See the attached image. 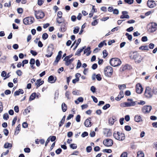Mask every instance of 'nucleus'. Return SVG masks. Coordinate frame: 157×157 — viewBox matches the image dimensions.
Listing matches in <instances>:
<instances>
[{
  "mask_svg": "<svg viewBox=\"0 0 157 157\" xmlns=\"http://www.w3.org/2000/svg\"><path fill=\"white\" fill-rule=\"evenodd\" d=\"M129 57L132 59H134L135 62L137 63H140L143 59L139 53L137 52H131L129 54Z\"/></svg>",
  "mask_w": 157,
  "mask_h": 157,
  "instance_id": "nucleus-1",
  "label": "nucleus"
},
{
  "mask_svg": "<svg viewBox=\"0 0 157 157\" xmlns=\"http://www.w3.org/2000/svg\"><path fill=\"white\" fill-rule=\"evenodd\" d=\"M114 138L119 141H123L125 139L124 134L118 132H114L113 135Z\"/></svg>",
  "mask_w": 157,
  "mask_h": 157,
  "instance_id": "nucleus-2",
  "label": "nucleus"
},
{
  "mask_svg": "<svg viewBox=\"0 0 157 157\" xmlns=\"http://www.w3.org/2000/svg\"><path fill=\"white\" fill-rule=\"evenodd\" d=\"M110 63L112 66L115 67L120 65L121 62L117 58H113L110 60Z\"/></svg>",
  "mask_w": 157,
  "mask_h": 157,
  "instance_id": "nucleus-3",
  "label": "nucleus"
},
{
  "mask_svg": "<svg viewBox=\"0 0 157 157\" xmlns=\"http://www.w3.org/2000/svg\"><path fill=\"white\" fill-rule=\"evenodd\" d=\"M34 18L32 17H28L24 18L23 20V23L25 25H30L34 22Z\"/></svg>",
  "mask_w": 157,
  "mask_h": 157,
  "instance_id": "nucleus-4",
  "label": "nucleus"
},
{
  "mask_svg": "<svg viewBox=\"0 0 157 157\" xmlns=\"http://www.w3.org/2000/svg\"><path fill=\"white\" fill-rule=\"evenodd\" d=\"M113 70L110 66L106 67L104 69L105 74L106 76L110 77L112 75Z\"/></svg>",
  "mask_w": 157,
  "mask_h": 157,
  "instance_id": "nucleus-5",
  "label": "nucleus"
},
{
  "mask_svg": "<svg viewBox=\"0 0 157 157\" xmlns=\"http://www.w3.org/2000/svg\"><path fill=\"white\" fill-rule=\"evenodd\" d=\"M34 14L35 17L37 19H42L44 16V13L41 10H34Z\"/></svg>",
  "mask_w": 157,
  "mask_h": 157,
  "instance_id": "nucleus-6",
  "label": "nucleus"
},
{
  "mask_svg": "<svg viewBox=\"0 0 157 157\" xmlns=\"http://www.w3.org/2000/svg\"><path fill=\"white\" fill-rule=\"evenodd\" d=\"M152 90L151 88L149 86L146 87L144 93L145 96L147 98H150L152 96Z\"/></svg>",
  "mask_w": 157,
  "mask_h": 157,
  "instance_id": "nucleus-7",
  "label": "nucleus"
},
{
  "mask_svg": "<svg viewBox=\"0 0 157 157\" xmlns=\"http://www.w3.org/2000/svg\"><path fill=\"white\" fill-rule=\"evenodd\" d=\"M54 49V47L53 45L51 44L48 46L47 50V54L46 55V56L48 57H51L53 54V51Z\"/></svg>",
  "mask_w": 157,
  "mask_h": 157,
  "instance_id": "nucleus-8",
  "label": "nucleus"
},
{
  "mask_svg": "<svg viewBox=\"0 0 157 157\" xmlns=\"http://www.w3.org/2000/svg\"><path fill=\"white\" fill-rule=\"evenodd\" d=\"M152 108L151 106L149 105L144 106L142 109V112L144 114H147L149 113L151 110Z\"/></svg>",
  "mask_w": 157,
  "mask_h": 157,
  "instance_id": "nucleus-9",
  "label": "nucleus"
},
{
  "mask_svg": "<svg viewBox=\"0 0 157 157\" xmlns=\"http://www.w3.org/2000/svg\"><path fill=\"white\" fill-rule=\"evenodd\" d=\"M103 143L107 147L111 146L113 144V142L111 139H107L104 140Z\"/></svg>",
  "mask_w": 157,
  "mask_h": 157,
  "instance_id": "nucleus-10",
  "label": "nucleus"
},
{
  "mask_svg": "<svg viewBox=\"0 0 157 157\" xmlns=\"http://www.w3.org/2000/svg\"><path fill=\"white\" fill-rule=\"evenodd\" d=\"M157 29V24L155 23H152L149 28V30L150 32L153 33Z\"/></svg>",
  "mask_w": 157,
  "mask_h": 157,
  "instance_id": "nucleus-11",
  "label": "nucleus"
},
{
  "mask_svg": "<svg viewBox=\"0 0 157 157\" xmlns=\"http://www.w3.org/2000/svg\"><path fill=\"white\" fill-rule=\"evenodd\" d=\"M136 93L138 94H140L142 93L143 89L141 84L138 83L136 85Z\"/></svg>",
  "mask_w": 157,
  "mask_h": 157,
  "instance_id": "nucleus-12",
  "label": "nucleus"
},
{
  "mask_svg": "<svg viewBox=\"0 0 157 157\" xmlns=\"http://www.w3.org/2000/svg\"><path fill=\"white\" fill-rule=\"evenodd\" d=\"M147 6L150 8H153L156 6V4L154 1L148 0L147 3Z\"/></svg>",
  "mask_w": 157,
  "mask_h": 157,
  "instance_id": "nucleus-13",
  "label": "nucleus"
},
{
  "mask_svg": "<svg viewBox=\"0 0 157 157\" xmlns=\"http://www.w3.org/2000/svg\"><path fill=\"white\" fill-rule=\"evenodd\" d=\"M134 120L137 122H141L143 121L141 117L139 115H136L134 117Z\"/></svg>",
  "mask_w": 157,
  "mask_h": 157,
  "instance_id": "nucleus-14",
  "label": "nucleus"
},
{
  "mask_svg": "<svg viewBox=\"0 0 157 157\" xmlns=\"http://www.w3.org/2000/svg\"><path fill=\"white\" fill-rule=\"evenodd\" d=\"M90 118H88L84 122V125L86 127H90L92 125Z\"/></svg>",
  "mask_w": 157,
  "mask_h": 157,
  "instance_id": "nucleus-15",
  "label": "nucleus"
},
{
  "mask_svg": "<svg viewBox=\"0 0 157 157\" xmlns=\"http://www.w3.org/2000/svg\"><path fill=\"white\" fill-rule=\"evenodd\" d=\"M122 15L120 17L121 19L123 18H129V16L127 14L128 12L126 11H124L122 12Z\"/></svg>",
  "mask_w": 157,
  "mask_h": 157,
  "instance_id": "nucleus-16",
  "label": "nucleus"
},
{
  "mask_svg": "<svg viewBox=\"0 0 157 157\" xmlns=\"http://www.w3.org/2000/svg\"><path fill=\"white\" fill-rule=\"evenodd\" d=\"M44 81H41L40 79L37 80L36 82L35 83V84L36 86V88H38L40 86L43 84Z\"/></svg>",
  "mask_w": 157,
  "mask_h": 157,
  "instance_id": "nucleus-17",
  "label": "nucleus"
},
{
  "mask_svg": "<svg viewBox=\"0 0 157 157\" xmlns=\"http://www.w3.org/2000/svg\"><path fill=\"white\" fill-rule=\"evenodd\" d=\"M124 97V94L123 91H121L118 96L115 98V100L117 101H120Z\"/></svg>",
  "mask_w": 157,
  "mask_h": 157,
  "instance_id": "nucleus-18",
  "label": "nucleus"
},
{
  "mask_svg": "<svg viewBox=\"0 0 157 157\" xmlns=\"http://www.w3.org/2000/svg\"><path fill=\"white\" fill-rule=\"evenodd\" d=\"M128 101H129V106H132L135 105L136 104V101H133L132 99H128Z\"/></svg>",
  "mask_w": 157,
  "mask_h": 157,
  "instance_id": "nucleus-19",
  "label": "nucleus"
},
{
  "mask_svg": "<svg viewBox=\"0 0 157 157\" xmlns=\"http://www.w3.org/2000/svg\"><path fill=\"white\" fill-rule=\"evenodd\" d=\"M23 93V90L21 89H19L18 91L14 92V96H17L19 95L20 94H22Z\"/></svg>",
  "mask_w": 157,
  "mask_h": 157,
  "instance_id": "nucleus-20",
  "label": "nucleus"
},
{
  "mask_svg": "<svg viewBox=\"0 0 157 157\" xmlns=\"http://www.w3.org/2000/svg\"><path fill=\"white\" fill-rule=\"evenodd\" d=\"M120 106L122 107H130L128 102H126L121 103L120 104Z\"/></svg>",
  "mask_w": 157,
  "mask_h": 157,
  "instance_id": "nucleus-21",
  "label": "nucleus"
},
{
  "mask_svg": "<svg viewBox=\"0 0 157 157\" xmlns=\"http://www.w3.org/2000/svg\"><path fill=\"white\" fill-rule=\"evenodd\" d=\"M66 24L65 23H63L61 27V31L62 32H64L66 30Z\"/></svg>",
  "mask_w": 157,
  "mask_h": 157,
  "instance_id": "nucleus-22",
  "label": "nucleus"
},
{
  "mask_svg": "<svg viewBox=\"0 0 157 157\" xmlns=\"http://www.w3.org/2000/svg\"><path fill=\"white\" fill-rule=\"evenodd\" d=\"M74 60V58H72L71 59L67 60H64L65 61V64L67 66L69 65Z\"/></svg>",
  "mask_w": 157,
  "mask_h": 157,
  "instance_id": "nucleus-23",
  "label": "nucleus"
},
{
  "mask_svg": "<svg viewBox=\"0 0 157 157\" xmlns=\"http://www.w3.org/2000/svg\"><path fill=\"white\" fill-rule=\"evenodd\" d=\"M49 82L51 83H53L55 82L56 80H54V78L52 76H50L48 78Z\"/></svg>",
  "mask_w": 157,
  "mask_h": 157,
  "instance_id": "nucleus-24",
  "label": "nucleus"
},
{
  "mask_svg": "<svg viewBox=\"0 0 157 157\" xmlns=\"http://www.w3.org/2000/svg\"><path fill=\"white\" fill-rule=\"evenodd\" d=\"M83 98L82 97H79L78 98L77 100H75V103L77 104H78L79 103V102H82L83 101Z\"/></svg>",
  "mask_w": 157,
  "mask_h": 157,
  "instance_id": "nucleus-25",
  "label": "nucleus"
},
{
  "mask_svg": "<svg viewBox=\"0 0 157 157\" xmlns=\"http://www.w3.org/2000/svg\"><path fill=\"white\" fill-rule=\"evenodd\" d=\"M139 49L142 50H148V48L147 46H141L139 48Z\"/></svg>",
  "mask_w": 157,
  "mask_h": 157,
  "instance_id": "nucleus-26",
  "label": "nucleus"
},
{
  "mask_svg": "<svg viewBox=\"0 0 157 157\" xmlns=\"http://www.w3.org/2000/svg\"><path fill=\"white\" fill-rule=\"evenodd\" d=\"M144 154L141 151H139L137 152V157H144Z\"/></svg>",
  "mask_w": 157,
  "mask_h": 157,
  "instance_id": "nucleus-27",
  "label": "nucleus"
},
{
  "mask_svg": "<svg viewBox=\"0 0 157 157\" xmlns=\"http://www.w3.org/2000/svg\"><path fill=\"white\" fill-rule=\"evenodd\" d=\"M62 109L63 112H65L67 109V107L66 104L64 103H63L62 105Z\"/></svg>",
  "mask_w": 157,
  "mask_h": 157,
  "instance_id": "nucleus-28",
  "label": "nucleus"
},
{
  "mask_svg": "<svg viewBox=\"0 0 157 157\" xmlns=\"http://www.w3.org/2000/svg\"><path fill=\"white\" fill-rule=\"evenodd\" d=\"M61 57L59 56H57L56 57V59H55V61H54V62L53 63V64L54 65H56L57 64V63L59 61Z\"/></svg>",
  "mask_w": 157,
  "mask_h": 157,
  "instance_id": "nucleus-29",
  "label": "nucleus"
},
{
  "mask_svg": "<svg viewBox=\"0 0 157 157\" xmlns=\"http://www.w3.org/2000/svg\"><path fill=\"white\" fill-rule=\"evenodd\" d=\"M36 96V93H33L30 96L29 100V101H31L32 100H34Z\"/></svg>",
  "mask_w": 157,
  "mask_h": 157,
  "instance_id": "nucleus-30",
  "label": "nucleus"
},
{
  "mask_svg": "<svg viewBox=\"0 0 157 157\" xmlns=\"http://www.w3.org/2000/svg\"><path fill=\"white\" fill-rule=\"evenodd\" d=\"M128 65H122L120 69L121 71H124L128 69Z\"/></svg>",
  "mask_w": 157,
  "mask_h": 157,
  "instance_id": "nucleus-31",
  "label": "nucleus"
},
{
  "mask_svg": "<svg viewBox=\"0 0 157 157\" xmlns=\"http://www.w3.org/2000/svg\"><path fill=\"white\" fill-rule=\"evenodd\" d=\"M63 19L62 17H57L56 19V21L59 24H60L63 22Z\"/></svg>",
  "mask_w": 157,
  "mask_h": 157,
  "instance_id": "nucleus-32",
  "label": "nucleus"
},
{
  "mask_svg": "<svg viewBox=\"0 0 157 157\" xmlns=\"http://www.w3.org/2000/svg\"><path fill=\"white\" fill-rule=\"evenodd\" d=\"M12 147V144L8 142L6 143L4 145V147L6 148H9L10 147Z\"/></svg>",
  "mask_w": 157,
  "mask_h": 157,
  "instance_id": "nucleus-33",
  "label": "nucleus"
},
{
  "mask_svg": "<svg viewBox=\"0 0 157 157\" xmlns=\"http://www.w3.org/2000/svg\"><path fill=\"white\" fill-rule=\"evenodd\" d=\"M79 28L78 26H76L74 28L73 30V33L74 34H77L79 31Z\"/></svg>",
  "mask_w": 157,
  "mask_h": 157,
  "instance_id": "nucleus-34",
  "label": "nucleus"
},
{
  "mask_svg": "<svg viewBox=\"0 0 157 157\" xmlns=\"http://www.w3.org/2000/svg\"><path fill=\"white\" fill-rule=\"evenodd\" d=\"M114 120L113 118H110L109 119V123L111 125L113 124L114 122Z\"/></svg>",
  "mask_w": 157,
  "mask_h": 157,
  "instance_id": "nucleus-35",
  "label": "nucleus"
},
{
  "mask_svg": "<svg viewBox=\"0 0 157 157\" xmlns=\"http://www.w3.org/2000/svg\"><path fill=\"white\" fill-rule=\"evenodd\" d=\"M118 87L120 90H123L126 88V85L124 84L121 85H118Z\"/></svg>",
  "mask_w": 157,
  "mask_h": 157,
  "instance_id": "nucleus-36",
  "label": "nucleus"
},
{
  "mask_svg": "<svg viewBox=\"0 0 157 157\" xmlns=\"http://www.w3.org/2000/svg\"><path fill=\"white\" fill-rule=\"evenodd\" d=\"M124 2L129 4H132L134 1V0H124Z\"/></svg>",
  "mask_w": 157,
  "mask_h": 157,
  "instance_id": "nucleus-37",
  "label": "nucleus"
},
{
  "mask_svg": "<svg viewBox=\"0 0 157 157\" xmlns=\"http://www.w3.org/2000/svg\"><path fill=\"white\" fill-rule=\"evenodd\" d=\"M70 92L69 91H67L66 92L65 95L67 99H70L71 98L70 97Z\"/></svg>",
  "mask_w": 157,
  "mask_h": 157,
  "instance_id": "nucleus-38",
  "label": "nucleus"
},
{
  "mask_svg": "<svg viewBox=\"0 0 157 157\" xmlns=\"http://www.w3.org/2000/svg\"><path fill=\"white\" fill-rule=\"evenodd\" d=\"M48 36V34L46 33H44L43 34L42 37L44 40H45L47 38Z\"/></svg>",
  "mask_w": 157,
  "mask_h": 157,
  "instance_id": "nucleus-39",
  "label": "nucleus"
},
{
  "mask_svg": "<svg viewBox=\"0 0 157 157\" xmlns=\"http://www.w3.org/2000/svg\"><path fill=\"white\" fill-rule=\"evenodd\" d=\"M103 57L105 58L108 55V53L107 51L104 50L103 51Z\"/></svg>",
  "mask_w": 157,
  "mask_h": 157,
  "instance_id": "nucleus-40",
  "label": "nucleus"
},
{
  "mask_svg": "<svg viewBox=\"0 0 157 157\" xmlns=\"http://www.w3.org/2000/svg\"><path fill=\"white\" fill-rule=\"evenodd\" d=\"M81 64H81V63L80 60H78L77 66H76V68L77 69L79 68L80 67L81 65Z\"/></svg>",
  "mask_w": 157,
  "mask_h": 157,
  "instance_id": "nucleus-41",
  "label": "nucleus"
},
{
  "mask_svg": "<svg viewBox=\"0 0 157 157\" xmlns=\"http://www.w3.org/2000/svg\"><path fill=\"white\" fill-rule=\"evenodd\" d=\"M70 147L73 149H75L77 147L76 144H70Z\"/></svg>",
  "mask_w": 157,
  "mask_h": 157,
  "instance_id": "nucleus-42",
  "label": "nucleus"
},
{
  "mask_svg": "<svg viewBox=\"0 0 157 157\" xmlns=\"http://www.w3.org/2000/svg\"><path fill=\"white\" fill-rule=\"evenodd\" d=\"M80 116L79 115H78L75 118V120L77 122H79L80 120Z\"/></svg>",
  "mask_w": 157,
  "mask_h": 157,
  "instance_id": "nucleus-43",
  "label": "nucleus"
},
{
  "mask_svg": "<svg viewBox=\"0 0 157 157\" xmlns=\"http://www.w3.org/2000/svg\"><path fill=\"white\" fill-rule=\"evenodd\" d=\"M16 1L17 3H19L21 2L22 4H25L26 2V0H16Z\"/></svg>",
  "mask_w": 157,
  "mask_h": 157,
  "instance_id": "nucleus-44",
  "label": "nucleus"
},
{
  "mask_svg": "<svg viewBox=\"0 0 157 157\" xmlns=\"http://www.w3.org/2000/svg\"><path fill=\"white\" fill-rule=\"evenodd\" d=\"M110 106V105L109 104H106L105 105L102 107V109L104 110H105Z\"/></svg>",
  "mask_w": 157,
  "mask_h": 157,
  "instance_id": "nucleus-45",
  "label": "nucleus"
},
{
  "mask_svg": "<svg viewBox=\"0 0 157 157\" xmlns=\"http://www.w3.org/2000/svg\"><path fill=\"white\" fill-rule=\"evenodd\" d=\"M96 78L98 81H100L101 79V75L100 74H98L96 75Z\"/></svg>",
  "mask_w": 157,
  "mask_h": 157,
  "instance_id": "nucleus-46",
  "label": "nucleus"
},
{
  "mask_svg": "<svg viewBox=\"0 0 157 157\" xmlns=\"http://www.w3.org/2000/svg\"><path fill=\"white\" fill-rule=\"evenodd\" d=\"M125 129L127 131H130L131 129V127L128 125L125 126L124 127Z\"/></svg>",
  "mask_w": 157,
  "mask_h": 157,
  "instance_id": "nucleus-47",
  "label": "nucleus"
},
{
  "mask_svg": "<svg viewBox=\"0 0 157 157\" xmlns=\"http://www.w3.org/2000/svg\"><path fill=\"white\" fill-rule=\"evenodd\" d=\"M92 150V147L90 146H89L86 147V151L87 152H90Z\"/></svg>",
  "mask_w": 157,
  "mask_h": 157,
  "instance_id": "nucleus-48",
  "label": "nucleus"
},
{
  "mask_svg": "<svg viewBox=\"0 0 157 157\" xmlns=\"http://www.w3.org/2000/svg\"><path fill=\"white\" fill-rule=\"evenodd\" d=\"M98 23L97 20H96L93 21L91 23V25L93 26H95L97 25Z\"/></svg>",
  "mask_w": 157,
  "mask_h": 157,
  "instance_id": "nucleus-49",
  "label": "nucleus"
},
{
  "mask_svg": "<svg viewBox=\"0 0 157 157\" xmlns=\"http://www.w3.org/2000/svg\"><path fill=\"white\" fill-rule=\"evenodd\" d=\"M3 119L7 120L9 118V115L7 113H5L3 116Z\"/></svg>",
  "mask_w": 157,
  "mask_h": 157,
  "instance_id": "nucleus-50",
  "label": "nucleus"
},
{
  "mask_svg": "<svg viewBox=\"0 0 157 157\" xmlns=\"http://www.w3.org/2000/svg\"><path fill=\"white\" fill-rule=\"evenodd\" d=\"M72 56L73 55L72 54H71L69 56H67L64 58L63 60H67L70 59V58H71Z\"/></svg>",
  "mask_w": 157,
  "mask_h": 157,
  "instance_id": "nucleus-51",
  "label": "nucleus"
},
{
  "mask_svg": "<svg viewBox=\"0 0 157 157\" xmlns=\"http://www.w3.org/2000/svg\"><path fill=\"white\" fill-rule=\"evenodd\" d=\"M85 48L84 47H83L82 48H81L79 49H78L77 52V54H76L78 55L81 52H82L83 50V49H84Z\"/></svg>",
  "mask_w": 157,
  "mask_h": 157,
  "instance_id": "nucleus-52",
  "label": "nucleus"
},
{
  "mask_svg": "<svg viewBox=\"0 0 157 157\" xmlns=\"http://www.w3.org/2000/svg\"><path fill=\"white\" fill-rule=\"evenodd\" d=\"M3 132L5 135L6 136H7L8 135L9 132L8 130L6 129H4L3 131Z\"/></svg>",
  "mask_w": 157,
  "mask_h": 157,
  "instance_id": "nucleus-53",
  "label": "nucleus"
},
{
  "mask_svg": "<svg viewBox=\"0 0 157 157\" xmlns=\"http://www.w3.org/2000/svg\"><path fill=\"white\" fill-rule=\"evenodd\" d=\"M49 137H50V140L52 141H54L56 139V137L55 136H50Z\"/></svg>",
  "mask_w": 157,
  "mask_h": 157,
  "instance_id": "nucleus-54",
  "label": "nucleus"
},
{
  "mask_svg": "<svg viewBox=\"0 0 157 157\" xmlns=\"http://www.w3.org/2000/svg\"><path fill=\"white\" fill-rule=\"evenodd\" d=\"M16 73L18 76H21L22 75V72L21 70H18L16 71Z\"/></svg>",
  "mask_w": 157,
  "mask_h": 157,
  "instance_id": "nucleus-55",
  "label": "nucleus"
},
{
  "mask_svg": "<svg viewBox=\"0 0 157 157\" xmlns=\"http://www.w3.org/2000/svg\"><path fill=\"white\" fill-rule=\"evenodd\" d=\"M11 6V2L9 1L8 3H6L4 4V6L9 7Z\"/></svg>",
  "mask_w": 157,
  "mask_h": 157,
  "instance_id": "nucleus-56",
  "label": "nucleus"
},
{
  "mask_svg": "<svg viewBox=\"0 0 157 157\" xmlns=\"http://www.w3.org/2000/svg\"><path fill=\"white\" fill-rule=\"evenodd\" d=\"M44 0H38V4L39 6H41L43 4L44 2Z\"/></svg>",
  "mask_w": 157,
  "mask_h": 157,
  "instance_id": "nucleus-57",
  "label": "nucleus"
},
{
  "mask_svg": "<svg viewBox=\"0 0 157 157\" xmlns=\"http://www.w3.org/2000/svg\"><path fill=\"white\" fill-rule=\"evenodd\" d=\"M88 134V132H84L82 134L81 136L82 137H85L87 136Z\"/></svg>",
  "mask_w": 157,
  "mask_h": 157,
  "instance_id": "nucleus-58",
  "label": "nucleus"
},
{
  "mask_svg": "<svg viewBox=\"0 0 157 157\" xmlns=\"http://www.w3.org/2000/svg\"><path fill=\"white\" fill-rule=\"evenodd\" d=\"M141 40L143 42H145L147 41V38L146 36H144L142 38Z\"/></svg>",
  "mask_w": 157,
  "mask_h": 157,
  "instance_id": "nucleus-59",
  "label": "nucleus"
},
{
  "mask_svg": "<svg viewBox=\"0 0 157 157\" xmlns=\"http://www.w3.org/2000/svg\"><path fill=\"white\" fill-rule=\"evenodd\" d=\"M1 76L3 77H5L6 76V72L5 71H3L1 73Z\"/></svg>",
  "mask_w": 157,
  "mask_h": 157,
  "instance_id": "nucleus-60",
  "label": "nucleus"
},
{
  "mask_svg": "<svg viewBox=\"0 0 157 157\" xmlns=\"http://www.w3.org/2000/svg\"><path fill=\"white\" fill-rule=\"evenodd\" d=\"M120 157H127V152H124L123 153L121 154Z\"/></svg>",
  "mask_w": 157,
  "mask_h": 157,
  "instance_id": "nucleus-61",
  "label": "nucleus"
},
{
  "mask_svg": "<svg viewBox=\"0 0 157 157\" xmlns=\"http://www.w3.org/2000/svg\"><path fill=\"white\" fill-rule=\"evenodd\" d=\"M62 151V149L61 148H59L56 151V153L57 154H59Z\"/></svg>",
  "mask_w": 157,
  "mask_h": 157,
  "instance_id": "nucleus-62",
  "label": "nucleus"
},
{
  "mask_svg": "<svg viewBox=\"0 0 157 157\" xmlns=\"http://www.w3.org/2000/svg\"><path fill=\"white\" fill-rule=\"evenodd\" d=\"M91 98H92L93 101L95 103H97L98 101L97 99L95 97L92 96L91 97Z\"/></svg>",
  "mask_w": 157,
  "mask_h": 157,
  "instance_id": "nucleus-63",
  "label": "nucleus"
},
{
  "mask_svg": "<svg viewBox=\"0 0 157 157\" xmlns=\"http://www.w3.org/2000/svg\"><path fill=\"white\" fill-rule=\"evenodd\" d=\"M24 151L26 153H29L30 151V149L28 147L25 148L24 149Z\"/></svg>",
  "mask_w": 157,
  "mask_h": 157,
  "instance_id": "nucleus-64",
  "label": "nucleus"
}]
</instances>
